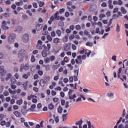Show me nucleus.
Instances as JSON below:
<instances>
[{
	"label": "nucleus",
	"instance_id": "obj_14",
	"mask_svg": "<svg viewBox=\"0 0 128 128\" xmlns=\"http://www.w3.org/2000/svg\"><path fill=\"white\" fill-rule=\"evenodd\" d=\"M69 12H73L74 10L76 8V6H68L67 7Z\"/></svg>",
	"mask_w": 128,
	"mask_h": 128
},
{
	"label": "nucleus",
	"instance_id": "obj_42",
	"mask_svg": "<svg viewBox=\"0 0 128 128\" xmlns=\"http://www.w3.org/2000/svg\"><path fill=\"white\" fill-rule=\"evenodd\" d=\"M84 36H87L88 34H90V32L86 30H85L84 32Z\"/></svg>",
	"mask_w": 128,
	"mask_h": 128
},
{
	"label": "nucleus",
	"instance_id": "obj_33",
	"mask_svg": "<svg viewBox=\"0 0 128 128\" xmlns=\"http://www.w3.org/2000/svg\"><path fill=\"white\" fill-rule=\"evenodd\" d=\"M60 66V64H58L56 66V65H54L52 66V69L53 70H56V69H58V68L59 66Z\"/></svg>",
	"mask_w": 128,
	"mask_h": 128
},
{
	"label": "nucleus",
	"instance_id": "obj_47",
	"mask_svg": "<svg viewBox=\"0 0 128 128\" xmlns=\"http://www.w3.org/2000/svg\"><path fill=\"white\" fill-rule=\"evenodd\" d=\"M35 61H36V58H35L34 56H31V62H34Z\"/></svg>",
	"mask_w": 128,
	"mask_h": 128
},
{
	"label": "nucleus",
	"instance_id": "obj_36",
	"mask_svg": "<svg viewBox=\"0 0 128 128\" xmlns=\"http://www.w3.org/2000/svg\"><path fill=\"white\" fill-rule=\"evenodd\" d=\"M116 26H117V27L116 28V32H120V25L118 24H117Z\"/></svg>",
	"mask_w": 128,
	"mask_h": 128
},
{
	"label": "nucleus",
	"instance_id": "obj_43",
	"mask_svg": "<svg viewBox=\"0 0 128 128\" xmlns=\"http://www.w3.org/2000/svg\"><path fill=\"white\" fill-rule=\"evenodd\" d=\"M45 68L46 70H50V66L49 64L46 65L45 66Z\"/></svg>",
	"mask_w": 128,
	"mask_h": 128
},
{
	"label": "nucleus",
	"instance_id": "obj_4",
	"mask_svg": "<svg viewBox=\"0 0 128 128\" xmlns=\"http://www.w3.org/2000/svg\"><path fill=\"white\" fill-rule=\"evenodd\" d=\"M85 53V54L87 55V57L88 58L90 56V54L92 53V52L90 50H84L83 49V50L80 51V54H84Z\"/></svg>",
	"mask_w": 128,
	"mask_h": 128
},
{
	"label": "nucleus",
	"instance_id": "obj_49",
	"mask_svg": "<svg viewBox=\"0 0 128 128\" xmlns=\"http://www.w3.org/2000/svg\"><path fill=\"white\" fill-rule=\"evenodd\" d=\"M50 60H51L52 62L54 60H56V56H50Z\"/></svg>",
	"mask_w": 128,
	"mask_h": 128
},
{
	"label": "nucleus",
	"instance_id": "obj_22",
	"mask_svg": "<svg viewBox=\"0 0 128 128\" xmlns=\"http://www.w3.org/2000/svg\"><path fill=\"white\" fill-rule=\"evenodd\" d=\"M83 123V121L82 120H80L76 122L75 124L76 126H80V125H82V124Z\"/></svg>",
	"mask_w": 128,
	"mask_h": 128
},
{
	"label": "nucleus",
	"instance_id": "obj_53",
	"mask_svg": "<svg viewBox=\"0 0 128 128\" xmlns=\"http://www.w3.org/2000/svg\"><path fill=\"white\" fill-rule=\"evenodd\" d=\"M6 121L5 120H2L1 122L0 123V125L2 126H4L6 125Z\"/></svg>",
	"mask_w": 128,
	"mask_h": 128
},
{
	"label": "nucleus",
	"instance_id": "obj_2",
	"mask_svg": "<svg viewBox=\"0 0 128 128\" xmlns=\"http://www.w3.org/2000/svg\"><path fill=\"white\" fill-rule=\"evenodd\" d=\"M16 39V34H12L8 37V42L9 44H12L14 42V40Z\"/></svg>",
	"mask_w": 128,
	"mask_h": 128
},
{
	"label": "nucleus",
	"instance_id": "obj_64",
	"mask_svg": "<svg viewBox=\"0 0 128 128\" xmlns=\"http://www.w3.org/2000/svg\"><path fill=\"white\" fill-rule=\"evenodd\" d=\"M4 96H8V91H5V92H4Z\"/></svg>",
	"mask_w": 128,
	"mask_h": 128
},
{
	"label": "nucleus",
	"instance_id": "obj_50",
	"mask_svg": "<svg viewBox=\"0 0 128 128\" xmlns=\"http://www.w3.org/2000/svg\"><path fill=\"white\" fill-rule=\"evenodd\" d=\"M54 121L56 122V123H58L59 122L58 116H56V118H54Z\"/></svg>",
	"mask_w": 128,
	"mask_h": 128
},
{
	"label": "nucleus",
	"instance_id": "obj_56",
	"mask_svg": "<svg viewBox=\"0 0 128 128\" xmlns=\"http://www.w3.org/2000/svg\"><path fill=\"white\" fill-rule=\"evenodd\" d=\"M70 104V102L68 101L66 102V108H68L70 107V105L68 104Z\"/></svg>",
	"mask_w": 128,
	"mask_h": 128
},
{
	"label": "nucleus",
	"instance_id": "obj_11",
	"mask_svg": "<svg viewBox=\"0 0 128 128\" xmlns=\"http://www.w3.org/2000/svg\"><path fill=\"white\" fill-rule=\"evenodd\" d=\"M28 81L27 80L22 84L23 88H24V90H28Z\"/></svg>",
	"mask_w": 128,
	"mask_h": 128
},
{
	"label": "nucleus",
	"instance_id": "obj_57",
	"mask_svg": "<svg viewBox=\"0 0 128 128\" xmlns=\"http://www.w3.org/2000/svg\"><path fill=\"white\" fill-rule=\"evenodd\" d=\"M67 66L69 68H70V70H72V69H73V66H72V64H68V65H67Z\"/></svg>",
	"mask_w": 128,
	"mask_h": 128
},
{
	"label": "nucleus",
	"instance_id": "obj_54",
	"mask_svg": "<svg viewBox=\"0 0 128 128\" xmlns=\"http://www.w3.org/2000/svg\"><path fill=\"white\" fill-rule=\"evenodd\" d=\"M16 6H22V2H16Z\"/></svg>",
	"mask_w": 128,
	"mask_h": 128
},
{
	"label": "nucleus",
	"instance_id": "obj_7",
	"mask_svg": "<svg viewBox=\"0 0 128 128\" xmlns=\"http://www.w3.org/2000/svg\"><path fill=\"white\" fill-rule=\"evenodd\" d=\"M49 51L50 49H45V50L42 52V56L44 58L46 57L48 54H49Z\"/></svg>",
	"mask_w": 128,
	"mask_h": 128
},
{
	"label": "nucleus",
	"instance_id": "obj_44",
	"mask_svg": "<svg viewBox=\"0 0 128 128\" xmlns=\"http://www.w3.org/2000/svg\"><path fill=\"white\" fill-rule=\"evenodd\" d=\"M0 38H2V40H6V36L4 34L1 35Z\"/></svg>",
	"mask_w": 128,
	"mask_h": 128
},
{
	"label": "nucleus",
	"instance_id": "obj_28",
	"mask_svg": "<svg viewBox=\"0 0 128 128\" xmlns=\"http://www.w3.org/2000/svg\"><path fill=\"white\" fill-rule=\"evenodd\" d=\"M48 108L50 110H52L54 108V106L52 103H50L49 106H48Z\"/></svg>",
	"mask_w": 128,
	"mask_h": 128
},
{
	"label": "nucleus",
	"instance_id": "obj_5",
	"mask_svg": "<svg viewBox=\"0 0 128 128\" xmlns=\"http://www.w3.org/2000/svg\"><path fill=\"white\" fill-rule=\"evenodd\" d=\"M73 90H70L68 95V100H73L74 98H76V94H72Z\"/></svg>",
	"mask_w": 128,
	"mask_h": 128
},
{
	"label": "nucleus",
	"instance_id": "obj_63",
	"mask_svg": "<svg viewBox=\"0 0 128 128\" xmlns=\"http://www.w3.org/2000/svg\"><path fill=\"white\" fill-rule=\"evenodd\" d=\"M5 4H12V2H10V0H8L5 2Z\"/></svg>",
	"mask_w": 128,
	"mask_h": 128
},
{
	"label": "nucleus",
	"instance_id": "obj_48",
	"mask_svg": "<svg viewBox=\"0 0 128 128\" xmlns=\"http://www.w3.org/2000/svg\"><path fill=\"white\" fill-rule=\"evenodd\" d=\"M24 126L26 128H30V126L28 125V122H24Z\"/></svg>",
	"mask_w": 128,
	"mask_h": 128
},
{
	"label": "nucleus",
	"instance_id": "obj_16",
	"mask_svg": "<svg viewBox=\"0 0 128 128\" xmlns=\"http://www.w3.org/2000/svg\"><path fill=\"white\" fill-rule=\"evenodd\" d=\"M87 124L88 126V128H95V127L92 124L91 122L90 121H87Z\"/></svg>",
	"mask_w": 128,
	"mask_h": 128
},
{
	"label": "nucleus",
	"instance_id": "obj_1",
	"mask_svg": "<svg viewBox=\"0 0 128 128\" xmlns=\"http://www.w3.org/2000/svg\"><path fill=\"white\" fill-rule=\"evenodd\" d=\"M26 52L24 49H22L20 52L18 56L20 60V62L23 61L24 58H26V60L28 58V56L26 54Z\"/></svg>",
	"mask_w": 128,
	"mask_h": 128
},
{
	"label": "nucleus",
	"instance_id": "obj_17",
	"mask_svg": "<svg viewBox=\"0 0 128 128\" xmlns=\"http://www.w3.org/2000/svg\"><path fill=\"white\" fill-rule=\"evenodd\" d=\"M39 84H40L41 87H44L45 86L44 81V80L41 79L40 80V82H39Z\"/></svg>",
	"mask_w": 128,
	"mask_h": 128
},
{
	"label": "nucleus",
	"instance_id": "obj_23",
	"mask_svg": "<svg viewBox=\"0 0 128 128\" xmlns=\"http://www.w3.org/2000/svg\"><path fill=\"white\" fill-rule=\"evenodd\" d=\"M58 14L59 13L58 12L56 14H55V15H54L55 20H60V16H58Z\"/></svg>",
	"mask_w": 128,
	"mask_h": 128
},
{
	"label": "nucleus",
	"instance_id": "obj_40",
	"mask_svg": "<svg viewBox=\"0 0 128 128\" xmlns=\"http://www.w3.org/2000/svg\"><path fill=\"white\" fill-rule=\"evenodd\" d=\"M38 74L39 76H42L43 75V72L41 70H38Z\"/></svg>",
	"mask_w": 128,
	"mask_h": 128
},
{
	"label": "nucleus",
	"instance_id": "obj_25",
	"mask_svg": "<svg viewBox=\"0 0 128 128\" xmlns=\"http://www.w3.org/2000/svg\"><path fill=\"white\" fill-rule=\"evenodd\" d=\"M68 34L66 35L64 38H62L63 40V42H68Z\"/></svg>",
	"mask_w": 128,
	"mask_h": 128
},
{
	"label": "nucleus",
	"instance_id": "obj_32",
	"mask_svg": "<svg viewBox=\"0 0 128 128\" xmlns=\"http://www.w3.org/2000/svg\"><path fill=\"white\" fill-rule=\"evenodd\" d=\"M10 78H12V74H8V75H6V80H9Z\"/></svg>",
	"mask_w": 128,
	"mask_h": 128
},
{
	"label": "nucleus",
	"instance_id": "obj_59",
	"mask_svg": "<svg viewBox=\"0 0 128 128\" xmlns=\"http://www.w3.org/2000/svg\"><path fill=\"white\" fill-rule=\"evenodd\" d=\"M33 90L36 92H38V88L37 87H34Z\"/></svg>",
	"mask_w": 128,
	"mask_h": 128
},
{
	"label": "nucleus",
	"instance_id": "obj_31",
	"mask_svg": "<svg viewBox=\"0 0 128 128\" xmlns=\"http://www.w3.org/2000/svg\"><path fill=\"white\" fill-rule=\"evenodd\" d=\"M67 114H68V113H66L65 114H63V116H62L63 122H64L67 119Z\"/></svg>",
	"mask_w": 128,
	"mask_h": 128
},
{
	"label": "nucleus",
	"instance_id": "obj_61",
	"mask_svg": "<svg viewBox=\"0 0 128 128\" xmlns=\"http://www.w3.org/2000/svg\"><path fill=\"white\" fill-rule=\"evenodd\" d=\"M118 2L119 6H122V0H118Z\"/></svg>",
	"mask_w": 128,
	"mask_h": 128
},
{
	"label": "nucleus",
	"instance_id": "obj_20",
	"mask_svg": "<svg viewBox=\"0 0 128 128\" xmlns=\"http://www.w3.org/2000/svg\"><path fill=\"white\" fill-rule=\"evenodd\" d=\"M62 107L60 106H59L58 108V112L59 114H62Z\"/></svg>",
	"mask_w": 128,
	"mask_h": 128
},
{
	"label": "nucleus",
	"instance_id": "obj_21",
	"mask_svg": "<svg viewBox=\"0 0 128 128\" xmlns=\"http://www.w3.org/2000/svg\"><path fill=\"white\" fill-rule=\"evenodd\" d=\"M1 28H2V30H4L10 29V27L6 25H4V24H2L1 26Z\"/></svg>",
	"mask_w": 128,
	"mask_h": 128
},
{
	"label": "nucleus",
	"instance_id": "obj_41",
	"mask_svg": "<svg viewBox=\"0 0 128 128\" xmlns=\"http://www.w3.org/2000/svg\"><path fill=\"white\" fill-rule=\"evenodd\" d=\"M96 34H100V28H96Z\"/></svg>",
	"mask_w": 128,
	"mask_h": 128
},
{
	"label": "nucleus",
	"instance_id": "obj_51",
	"mask_svg": "<svg viewBox=\"0 0 128 128\" xmlns=\"http://www.w3.org/2000/svg\"><path fill=\"white\" fill-rule=\"evenodd\" d=\"M43 36H48V31H44L42 33Z\"/></svg>",
	"mask_w": 128,
	"mask_h": 128
},
{
	"label": "nucleus",
	"instance_id": "obj_35",
	"mask_svg": "<svg viewBox=\"0 0 128 128\" xmlns=\"http://www.w3.org/2000/svg\"><path fill=\"white\" fill-rule=\"evenodd\" d=\"M27 112H28L26 111V109H22V113L24 115H26Z\"/></svg>",
	"mask_w": 128,
	"mask_h": 128
},
{
	"label": "nucleus",
	"instance_id": "obj_30",
	"mask_svg": "<svg viewBox=\"0 0 128 128\" xmlns=\"http://www.w3.org/2000/svg\"><path fill=\"white\" fill-rule=\"evenodd\" d=\"M53 42L54 44H58L60 42V38H55L54 39Z\"/></svg>",
	"mask_w": 128,
	"mask_h": 128
},
{
	"label": "nucleus",
	"instance_id": "obj_9",
	"mask_svg": "<svg viewBox=\"0 0 128 128\" xmlns=\"http://www.w3.org/2000/svg\"><path fill=\"white\" fill-rule=\"evenodd\" d=\"M28 34H26L23 36V40L24 42H28Z\"/></svg>",
	"mask_w": 128,
	"mask_h": 128
},
{
	"label": "nucleus",
	"instance_id": "obj_45",
	"mask_svg": "<svg viewBox=\"0 0 128 128\" xmlns=\"http://www.w3.org/2000/svg\"><path fill=\"white\" fill-rule=\"evenodd\" d=\"M50 60V58H47L44 59V62H45L46 64L49 63Z\"/></svg>",
	"mask_w": 128,
	"mask_h": 128
},
{
	"label": "nucleus",
	"instance_id": "obj_29",
	"mask_svg": "<svg viewBox=\"0 0 128 128\" xmlns=\"http://www.w3.org/2000/svg\"><path fill=\"white\" fill-rule=\"evenodd\" d=\"M121 12L124 14H126V8H124V7L121 8Z\"/></svg>",
	"mask_w": 128,
	"mask_h": 128
},
{
	"label": "nucleus",
	"instance_id": "obj_38",
	"mask_svg": "<svg viewBox=\"0 0 128 128\" xmlns=\"http://www.w3.org/2000/svg\"><path fill=\"white\" fill-rule=\"evenodd\" d=\"M59 79V74L57 76H54V78H53V80H54L55 81H58Z\"/></svg>",
	"mask_w": 128,
	"mask_h": 128
},
{
	"label": "nucleus",
	"instance_id": "obj_15",
	"mask_svg": "<svg viewBox=\"0 0 128 128\" xmlns=\"http://www.w3.org/2000/svg\"><path fill=\"white\" fill-rule=\"evenodd\" d=\"M14 114L17 118H20L21 116V113L18 111H15L14 112Z\"/></svg>",
	"mask_w": 128,
	"mask_h": 128
},
{
	"label": "nucleus",
	"instance_id": "obj_6",
	"mask_svg": "<svg viewBox=\"0 0 128 128\" xmlns=\"http://www.w3.org/2000/svg\"><path fill=\"white\" fill-rule=\"evenodd\" d=\"M42 40H38V44L36 45L37 48H46V45L44 44L42 46Z\"/></svg>",
	"mask_w": 128,
	"mask_h": 128
},
{
	"label": "nucleus",
	"instance_id": "obj_12",
	"mask_svg": "<svg viewBox=\"0 0 128 128\" xmlns=\"http://www.w3.org/2000/svg\"><path fill=\"white\" fill-rule=\"evenodd\" d=\"M42 28V24H38L36 25V30H40Z\"/></svg>",
	"mask_w": 128,
	"mask_h": 128
},
{
	"label": "nucleus",
	"instance_id": "obj_18",
	"mask_svg": "<svg viewBox=\"0 0 128 128\" xmlns=\"http://www.w3.org/2000/svg\"><path fill=\"white\" fill-rule=\"evenodd\" d=\"M74 72H75L76 74H76V76H74V82H77V81H78L77 76H78V71L77 70H76L74 71Z\"/></svg>",
	"mask_w": 128,
	"mask_h": 128
},
{
	"label": "nucleus",
	"instance_id": "obj_46",
	"mask_svg": "<svg viewBox=\"0 0 128 128\" xmlns=\"http://www.w3.org/2000/svg\"><path fill=\"white\" fill-rule=\"evenodd\" d=\"M76 28L77 30H80L82 28V27H80V25H76Z\"/></svg>",
	"mask_w": 128,
	"mask_h": 128
},
{
	"label": "nucleus",
	"instance_id": "obj_58",
	"mask_svg": "<svg viewBox=\"0 0 128 128\" xmlns=\"http://www.w3.org/2000/svg\"><path fill=\"white\" fill-rule=\"evenodd\" d=\"M66 104V102L65 100H61V104L62 106H64Z\"/></svg>",
	"mask_w": 128,
	"mask_h": 128
},
{
	"label": "nucleus",
	"instance_id": "obj_24",
	"mask_svg": "<svg viewBox=\"0 0 128 128\" xmlns=\"http://www.w3.org/2000/svg\"><path fill=\"white\" fill-rule=\"evenodd\" d=\"M56 34L58 35V36L60 37L62 36V31L60 30H58L56 31Z\"/></svg>",
	"mask_w": 128,
	"mask_h": 128
},
{
	"label": "nucleus",
	"instance_id": "obj_19",
	"mask_svg": "<svg viewBox=\"0 0 128 128\" xmlns=\"http://www.w3.org/2000/svg\"><path fill=\"white\" fill-rule=\"evenodd\" d=\"M16 104H17L18 105H22L23 104V100L22 98H20V100H17V101H16Z\"/></svg>",
	"mask_w": 128,
	"mask_h": 128
},
{
	"label": "nucleus",
	"instance_id": "obj_27",
	"mask_svg": "<svg viewBox=\"0 0 128 128\" xmlns=\"http://www.w3.org/2000/svg\"><path fill=\"white\" fill-rule=\"evenodd\" d=\"M11 84H14L16 83V80L14 77L10 78Z\"/></svg>",
	"mask_w": 128,
	"mask_h": 128
},
{
	"label": "nucleus",
	"instance_id": "obj_26",
	"mask_svg": "<svg viewBox=\"0 0 128 128\" xmlns=\"http://www.w3.org/2000/svg\"><path fill=\"white\" fill-rule=\"evenodd\" d=\"M86 46H92L94 43L92 42H88L86 43Z\"/></svg>",
	"mask_w": 128,
	"mask_h": 128
},
{
	"label": "nucleus",
	"instance_id": "obj_3",
	"mask_svg": "<svg viewBox=\"0 0 128 128\" xmlns=\"http://www.w3.org/2000/svg\"><path fill=\"white\" fill-rule=\"evenodd\" d=\"M29 68H30L29 64H22L20 65V72H23L24 70H28L29 69Z\"/></svg>",
	"mask_w": 128,
	"mask_h": 128
},
{
	"label": "nucleus",
	"instance_id": "obj_8",
	"mask_svg": "<svg viewBox=\"0 0 128 128\" xmlns=\"http://www.w3.org/2000/svg\"><path fill=\"white\" fill-rule=\"evenodd\" d=\"M78 59L75 60V62L76 64H82V60H81V56H78L77 57Z\"/></svg>",
	"mask_w": 128,
	"mask_h": 128
},
{
	"label": "nucleus",
	"instance_id": "obj_37",
	"mask_svg": "<svg viewBox=\"0 0 128 128\" xmlns=\"http://www.w3.org/2000/svg\"><path fill=\"white\" fill-rule=\"evenodd\" d=\"M46 38L50 42H52V36H50V35L47 36Z\"/></svg>",
	"mask_w": 128,
	"mask_h": 128
},
{
	"label": "nucleus",
	"instance_id": "obj_34",
	"mask_svg": "<svg viewBox=\"0 0 128 128\" xmlns=\"http://www.w3.org/2000/svg\"><path fill=\"white\" fill-rule=\"evenodd\" d=\"M0 72L1 73L4 72V66H0Z\"/></svg>",
	"mask_w": 128,
	"mask_h": 128
},
{
	"label": "nucleus",
	"instance_id": "obj_62",
	"mask_svg": "<svg viewBox=\"0 0 128 128\" xmlns=\"http://www.w3.org/2000/svg\"><path fill=\"white\" fill-rule=\"evenodd\" d=\"M114 94L113 93H111V92H108L107 94V96H108L109 97H110L111 96H114Z\"/></svg>",
	"mask_w": 128,
	"mask_h": 128
},
{
	"label": "nucleus",
	"instance_id": "obj_10",
	"mask_svg": "<svg viewBox=\"0 0 128 128\" xmlns=\"http://www.w3.org/2000/svg\"><path fill=\"white\" fill-rule=\"evenodd\" d=\"M22 30V26H18L15 28L14 32H20Z\"/></svg>",
	"mask_w": 128,
	"mask_h": 128
},
{
	"label": "nucleus",
	"instance_id": "obj_52",
	"mask_svg": "<svg viewBox=\"0 0 128 128\" xmlns=\"http://www.w3.org/2000/svg\"><path fill=\"white\" fill-rule=\"evenodd\" d=\"M99 18H106V14H101L99 15Z\"/></svg>",
	"mask_w": 128,
	"mask_h": 128
},
{
	"label": "nucleus",
	"instance_id": "obj_60",
	"mask_svg": "<svg viewBox=\"0 0 128 128\" xmlns=\"http://www.w3.org/2000/svg\"><path fill=\"white\" fill-rule=\"evenodd\" d=\"M32 6H33L34 8H38V4L34 2L32 4Z\"/></svg>",
	"mask_w": 128,
	"mask_h": 128
},
{
	"label": "nucleus",
	"instance_id": "obj_55",
	"mask_svg": "<svg viewBox=\"0 0 128 128\" xmlns=\"http://www.w3.org/2000/svg\"><path fill=\"white\" fill-rule=\"evenodd\" d=\"M51 36H52V38H54V36H56V32H54V31H52L51 32Z\"/></svg>",
	"mask_w": 128,
	"mask_h": 128
},
{
	"label": "nucleus",
	"instance_id": "obj_13",
	"mask_svg": "<svg viewBox=\"0 0 128 128\" xmlns=\"http://www.w3.org/2000/svg\"><path fill=\"white\" fill-rule=\"evenodd\" d=\"M30 76V72H28L27 74H24L22 75V78L27 80Z\"/></svg>",
	"mask_w": 128,
	"mask_h": 128
},
{
	"label": "nucleus",
	"instance_id": "obj_39",
	"mask_svg": "<svg viewBox=\"0 0 128 128\" xmlns=\"http://www.w3.org/2000/svg\"><path fill=\"white\" fill-rule=\"evenodd\" d=\"M16 87H17L16 86H15L12 84H10V88L12 90H14V89L16 88Z\"/></svg>",
	"mask_w": 128,
	"mask_h": 128
}]
</instances>
